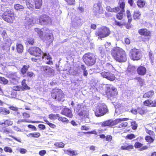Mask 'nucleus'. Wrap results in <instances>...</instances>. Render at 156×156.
<instances>
[{
  "instance_id": "nucleus-53",
  "label": "nucleus",
  "mask_w": 156,
  "mask_h": 156,
  "mask_svg": "<svg viewBox=\"0 0 156 156\" xmlns=\"http://www.w3.org/2000/svg\"><path fill=\"white\" fill-rule=\"evenodd\" d=\"M44 121L51 128H55L56 127V126L54 124L50 122L47 119H44Z\"/></svg>"
},
{
  "instance_id": "nucleus-46",
  "label": "nucleus",
  "mask_w": 156,
  "mask_h": 156,
  "mask_svg": "<svg viewBox=\"0 0 156 156\" xmlns=\"http://www.w3.org/2000/svg\"><path fill=\"white\" fill-rule=\"evenodd\" d=\"M43 55L42 56V58H45V59L48 60H50L52 59L51 56L49 54H47L46 53H43Z\"/></svg>"
},
{
  "instance_id": "nucleus-29",
  "label": "nucleus",
  "mask_w": 156,
  "mask_h": 156,
  "mask_svg": "<svg viewBox=\"0 0 156 156\" xmlns=\"http://www.w3.org/2000/svg\"><path fill=\"white\" fill-rule=\"evenodd\" d=\"M141 15V13L139 11H135L133 15L134 20H135L140 19Z\"/></svg>"
},
{
  "instance_id": "nucleus-36",
  "label": "nucleus",
  "mask_w": 156,
  "mask_h": 156,
  "mask_svg": "<svg viewBox=\"0 0 156 156\" xmlns=\"http://www.w3.org/2000/svg\"><path fill=\"white\" fill-rule=\"evenodd\" d=\"M120 12L116 14L115 16L116 18L118 20H122L123 18V13L125 12L124 11L120 10Z\"/></svg>"
},
{
  "instance_id": "nucleus-33",
  "label": "nucleus",
  "mask_w": 156,
  "mask_h": 156,
  "mask_svg": "<svg viewBox=\"0 0 156 156\" xmlns=\"http://www.w3.org/2000/svg\"><path fill=\"white\" fill-rule=\"evenodd\" d=\"M155 137L151 136L149 135L146 136L145 137V140L146 141L150 143H153Z\"/></svg>"
},
{
  "instance_id": "nucleus-19",
  "label": "nucleus",
  "mask_w": 156,
  "mask_h": 156,
  "mask_svg": "<svg viewBox=\"0 0 156 156\" xmlns=\"http://www.w3.org/2000/svg\"><path fill=\"white\" fill-rule=\"evenodd\" d=\"M133 146L132 144H129L125 142L123 144V145L120 148L122 150L130 151L133 149Z\"/></svg>"
},
{
  "instance_id": "nucleus-16",
  "label": "nucleus",
  "mask_w": 156,
  "mask_h": 156,
  "mask_svg": "<svg viewBox=\"0 0 156 156\" xmlns=\"http://www.w3.org/2000/svg\"><path fill=\"white\" fill-rule=\"evenodd\" d=\"M118 5L119 6L115 7V8H118L116 10L117 12L120 10L125 11L126 2L125 0H119Z\"/></svg>"
},
{
  "instance_id": "nucleus-20",
  "label": "nucleus",
  "mask_w": 156,
  "mask_h": 156,
  "mask_svg": "<svg viewBox=\"0 0 156 156\" xmlns=\"http://www.w3.org/2000/svg\"><path fill=\"white\" fill-rule=\"evenodd\" d=\"M61 114L70 118H72L73 116L71 110L66 108L63 109L61 112Z\"/></svg>"
},
{
  "instance_id": "nucleus-13",
  "label": "nucleus",
  "mask_w": 156,
  "mask_h": 156,
  "mask_svg": "<svg viewBox=\"0 0 156 156\" xmlns=\"http://www.w3.org/2000/svg\"><path fill=\"white\" fill-rule=\"evenodd\" d=\"M40 69L41 72H44L50 76L53 75L55 73L54 70L51 67L48 66H41L40 67Z\"/></svg>"
},
{
  "instance_id": "nucleus-15",
  "label": "nucleus",
  "mask_w": 156,
  "mask_h": 156,
  "mask_svg": "<svg viewBox=\"0 0 156 156\" xmlns=\"http://www.w3.org/2000/svg\"><path fill=\"white\" fill-rule=\"evenodd\" d=\"M6 77L10 79V81L13 82H18L20 79L16 72L10 73L7 74Z\"/></svg>"
},
{
  "instance_id": "nucleus-39",
  "label": "nucleus",
  "mask_w": 156,
  "mask_h": 156,
  "mask_svg": "<svg viewBox=\"0 0 156 156\" xmlns=\"http://www.w3.org/2000/svg\"><path fill=\"white\" fill-rule=\"evenodd\" d=\"M59 115L58 114H51L48 115V117L51 120H55L57 119H58V118Z\"/></svg>"
},
{
  "instance_id": "nucleus-1",
  "label": "nucleus",
  "mask_w": 156,
  "mask_h": 156,
  "mask_svg": "<svg viewBox=\"0 0 156 156\" xmlns=\"http://www.w3.org/2000/svg\"><path fill=\"white\" fill-rule=\"evenodd\" d=\"M112 57L117 62H124L127 60V55L126 51L122 48L118 47H115L111 51Z\"/></svg>"
},
{
  "instance_id": "nucleus-56",
  "label": "nucleus",
  "mask_w": 156,
  "mask_h": 156,
  "mask_svg": "<svg viewBox=\"0 0 156 156\" xmlns=\"http://www.w3.org/2000/svg\"><path fill=\"white\" fill-rule=\"evenodd\" d=\"M1 130L0 131L3 133H9V131L7 128H5V127H3V126H1Z\"/></svg>"
},
{
  "instance_id": "nucleus-51",
  "label": "nucleus",
  "mask_w": 156,
  "mask_h": 156,
  "mask_svg": "<svg viewBox=\"0 0 156 156\" xmlns=\"http://www.w3.org/2000/svg\"><path fill=\"white\" fill-rule=\"evenodd\" d=\"M131 125L132 129L133 130H136L137 128L138 125L136 122L133 121L131 122Z\"/></svg>"
},
{
  "instance_id": "nucleus-5",
  "label": "nucleus",
  "mask_w": 156,
  "mask_h": 156,
  "mask_svg": "<svg viewBox=\"0 0 156 156\" xmlns=\"http://www.w3.org/2000/svg\"><path fill=\"white\" fill-rule=\"evenodd\" d=\"M2 19L9 23H13L15 19L14 14L12 10L7 9L2 16Z\"/></svg>"
},
{
  "instance_id": "nucleus-54",
  "label": "nucleus",
  "mask_w": 156,
  "mask_h": 156,
  "mask_svg": "<svg viewBox=\"0 0 156 156\" xmlns=\"http://www.w3.org/2000/svg\"><path fill=\"white\" fill-rule=\"evenodd\" d=\"M44 121L51 128H55L56 127V126L54 124L50 122L47 119H44Z\"/></svg>"
},
{
  "instance_id": "nucleus-62",
  "label": "nucleus",
  "mask_w": 156,
  "mask_h": 156,
  "mask_svg": "<svg viewBox=\"0 0 156 156\" xmlns=\"http://www.w3.org/2000/svg\"><path fill=\"white\" fill-rule=\"evenodd\" d=\"M114 22L115 25L120 27H122L124 25L121 22L115 20Z\"/></svg>"
},
{
  "instance_id": "nucleus-63",
  "label": "nucleus",
  "mask_w": 156,
  "mask_h": 156,
  "mask_svg": "<svg viewBox=\"0 0 156 156\" xmlns=\"http://www.w3.org/2000/svg\"><path fill=\"white\" fill-rule=\"evenodd\" d=\"M68 4L70 5H74L75 3V0H65Z\"/></svg>"
},
{
  "instance_id": "nucleus-10",
  "label": "nucleus",
  "mask_w": 156,
  "mask_h": 156,
  "mask_svg": "<svg viewBox=\"0 0 156 156\" xmlns=\"http://www.w3.org/2000/svg\"><path fill=\"white\" fill-rule=\"evenodd\" d=\"M138 32L140 35L146 37L142 39V41L144 42L149 41L151 36V32L147 28L140 29L138 30Z\"/></svg>"
},
{
  "instance_id": "nucleus-4",
  "label": "nucleus",
  "mask_w": 156,
  "mask_h": 156,
  "mask_svg": "<svg viewBox=\"0 0 156 156\" xmlns=\"http://www.w3.org/2000/svg\"><path fill=\"white\" fill-rule=\"evenodd\" d=\"M110 33L111 31L109 27L106 26H102L95 32V35L98 37V38H103L107 37Z\"/></svg>"
},
{
  "instance_id": "nucleus-11",
  "label": "nucleus",
  "mask_w": 156,
  "mask_h": 156,
  "mask_svg": "<svg viewBox=\"0 0 156 156\" xmlns=\"http://www.w3.org/2000/svg\"><path fill=\"white\" fill-rule=\"evenodd\" d=\"M28 52L31 55L37 57H40L43 53L41 49L37 46L30 47L28 49Z\"/></svg>"
},
{
  "instance_id": "nucleus-28",
  "label": "nucleus",
  "mask_w": 156,
  "mask_h": 156,
  "mask_svg": "<svg viewBox=\"0 0 156 156\" xmlns=\"http://www.w3.org/2000/svg\"><path fill=\"white\" fill-rule=\"evenodd\" d=\"M12 124V122L9 119L5 120L3 122H0V125L1 126H11Z\"/></svg>"
},
{
  "instance_id": "nucleus-59",
  "label": "nucleus",
  "mask_w": 156,
  "mask_h": 156,
  "mask_svg": "<svg viewBox=\"0 0 156 156\" xmlns=\"http://www.w3.org/2000/svg\"><path fill=\"white\" fill-rule=\"evenodd\" d=\"M82 133L84 134H94L95 135L97 134V132L95 130H93L90 131H88L87 132H82Z\"/></svg>"
},
{
  "instance_id": "nucleus-49",
  "label": "nucleus",
  "mask_w": 156,
  "mask_h": 156,
  "mask_svg": "<svg viewBox=\"0 0 156 156\" xmlns=\"http://www.w3.org/2000/svg\"><path fill=\"white\" fill-rule=\"evenodd\" d=\"M27 42L30 45H33L34 44V39L33 38L29 37L27 39Z\"/></svg>"
},
{
  "instance_id": "nucleus-60",
  "label": "nucleus",
  "mask_w": 156,
  "mask_h": 156,
  "mask_svg": "<svg viewBox=\"0 0 156 156\" xmlns=\"http://www.w3.org/2000/svg\"><path fill=\"white\" fill-rule=\"evenodd\" d=\"M134 146L135 148H141L143 146V144L139 142H137L135 143Z\"/></svg>"
},
{
  "instance_id": "nucleus-8",
  "label": "nucleus",
  "mask_w": 156,
  "mask_h": 156,
  "mask_svg": "<svg viewBox=\"0 0 156 156\" xmlns=\"http://www.w3.org/2000/svg\"><path fill=\"white\" fill-rule=\"evenodd\" d=\"M129 119L128 118H119L115 119L114 120L109 119L104 122L101 124L103 127L106 126H112L117 124L122 121H126Z\"/></svg>"
},
{
  "instance_id": "nucleus-35",
  "label": "nucleus",
  "mask_w": 156,
  "mask_h": 156,
  "mask_svg": "<svg viewBox=\"0 0 156 156\" xmlns=\"http://www.w3.org/2000/svg\"><path fill=\"white\" fill-rule=\"evenodd\" d=\"M137 6L140 8L143 7L145 5L146 2L144 0H138L136 2Z\"/></svg>"
},
{
  "instance_id": "nucleus-17",
  "label": "nucleus",
  "mask_w": 156,
  "mask_h": 156,
  "mask_svg": "<svg viewBox=\"0 0 156 156\" xmlns=\"http://www.w3.org/2000/svg\"><path fill=\"white\" fill-rule=\"evenodd\" d=\"M35 23L34 19L32 17H27L25 19V25L26 27L32 26Z\"/></svg>"
},
{
  "instance_id": "nucleus-32",
  "label": "nucleus",
  "mask_w": 156,
  "mask_h": 156,
  "mask_svg": "<svg viewBox=\"0 0 156 156\" xmlns=\"http://www.w3.org/2000/svg\"><path fill=\"white\" fill-rule=\"evenodd\" d=\"M34 4L36 9H40L42 5V0H34Z\"/></svg>"
},
{
  "instance_id": "nucleus-45",
  "label": "nucleus",
  "mask_w": 156,
  "mask_h": 156,
  "mask_svg": "<svg viewBox=\"0 0 156 156\" xmlns=\"http://www.w3.org/2000/svg\"><path fill=\"white\" fill-rule=\"evenodd\" d=\"M136 138V136L133 133L129 134L127 135L125 138L126 140H131Z\"/></svg>"
},
{
  "instance_id": "nucleus-27",
  "label": "nucleus",
  "mask_w": 156,
  "mask_h": 156,
  "mask_svg": "<svg viewBox=\"0 0 156 156\" xmlns=\"http://www.w3.org/2000/svg\"><path fill=\"white\" fill-rule=\"evenodd\" d=\"M16 49L18 53H22L23 50V46L21 44L17 43L16 44Z\"/></svg>"
},
{
  "instance_id": "nucleus-18",
  "label": "nucleus",
  "mask_w": 156,
  "mask_h": 156,
  "mask_svg": "<svg viewBox=\"0 0 156 156\" xmlns=\"http://www.w3.org/2000/svg\"><path fill=\"white\" fill-rule=\"evenodd\" d=\"M136 71L139 75L144 76L146 74L147 70L145 66H140L137 68Z\"/></svg>"
},
{
  "instance_id": "nucleus-50",
  "label": "nucleus",
  "mask_w": 156,
  "mask_h": 156,
  "mask_svg": "<svg viewBox=\"0 0 156 156\" xmlns=\"http://www.w3.org/2000/svg\"><path fill=\"white\" fill-rule=\"evenodd\" d=\"M150 99H147L143 102V105L148 107H151Z\"/></svg>"
},
{
  "instance_id": "nucleus-37",
  "label": "nucleus",
  "mask_w": 156,
  "mask_h": 156,
  "mask_svg": "<svg viewBox=\"0 0 156 156\" xmlns=\"http://www.w3.org/2000/svg\"><path fill=\"white\" fill-rule=\"evenodd\" d=\"M34 30L35 32L37 33L38 35L41 38L43 37V32L41 29L38 28H35Z\"/></svg>"
},
{
  "instance_id": "nucleus-30",
  "label": "nucleus",
  "mask_w": 156,
  "mask_h": 156,
  "mask_svg": "<svg viewBox=\"0 0 156 156\" xmlns=\"http://www.w3.org/2000/svg\"><path fill=\"white\" fill-rule=\"evenodd\" d=\"M27 136L30 138H38L40 136L41 134L39 132H34L29 133Z\"/></svg>"
},
{
  "instance_id": "nucleus-55",
  "label": "nucleus",
  "mask_w": 156,
  "mask_h": 156,
  "mask_svg": "<svg viewBox=\"0 0 156 156\" xmlns=\"http://www.w3.org/2000/svg\"><path fill=\"white\" fill-rule=\"evenodd\" d=\"M12 90H13L16 91L22 90V88L20 86H15L12 87Z\"/></svg>"
},
{
  "instance_id": "nucleus-61",
  "label": "nucleus",
  "mask_w": 156,
  "mask_h": 156,
  "mask_svg": "<svg viewBox=\"0 0 156 156\" xmlns=\"http://www.w3.org/2000/svg\"><path fill=\"white\" fill-rule=\"evenodd\" d=\"M151 107H156V98L152 100L151 99Z\"/></svg>"
},
{
  "instance_id": "nucleus-44",
  "label": "nucleus",
  "mask_w": 156,
  "mask_h": 156,
  "mask_svg": "<svg viewBox=\"0 0 156 156\" xmlns=\"http://www.w3.org/2000/svg\"><path fill=\"white\" fill-rule=\"evenodd\" d=\"M58 120L59 121H61L64 123H68L69 122V120L66 118L63 117L59 116L58 118Z\"/></svg>"
},
{
  "instance_id": "nucleus-25",
  "label": "nucleus",
  "mask_w": 156,
  "mask_h": 156,
  "mask_svg": "<svg viewBox=\"0 0 156 156\" xmlns=\"http://www.w3.org/2000/svg\"><path fill=\"white\" fill-rule=\"evenodd\" d=\"M30 67V66L29 65L23 66L20 69L21 73L23 75L25 74Z\"/></svg>"
},
{
  "instance_id": "nucleus-12",
  "label": "nucleus",
  "mask_w": 156,
  "mask_h": 156,
  "mask_svg": "<svg viewBox=\"0 0 156 156\" xmlns=\"http://www.w3.org/2000/svg\"><path fill=\"white\" fill-rule=\"evenodd\" d=\"M39 21L41 25H48L51 23V18L48 16L44 14L40 16Z\"/></svg>"
},
{
  "instance_id": "nucleus-3",
  "label": "nucleus",
  "mask_w": 156,
  "mask_h": 156,
  "mask_svg": "<svg viewBox=\"0 0 156 156\" xmlns=\"http://www.w3.org/2000/svg\"><path fill=\"white\" fill-rule=\"evenodd\" d=\"M51 98L58 101H63L65 100V95L60 89H53L51 91Z\"/></svg>"
},
{
  "instance_id": "nucleus-48",
  "label": "nucleus",
  "mask_w": 156,
  "mask_h": 156,
  "mask_svg": "<svg viewBox=\"0 0 156 156\" xmlns=\"http://www.w3.org/2000/svg\"><path fill=\"white\" fill-rule=\"evenodd\" d=\"M145 130L146 133L149 135V136L155 137V134L154 132L151 130H149L147 128H145Z\"/></svg>"
},
{
  "instance_id": "nucleus-26",
  "label": "nucleus",
  "mask_w": 156,
  "mask_h": 156,
  "mask_svg": "<svg viewBox=\"0 0 156 156\" xmlns=\"http://www.w3.org/2000/svg\"><path fill=\"white\" fill-rule=\"evenodd\" d=\"M26 82V80L25 79H23L21 81V87L22 88V90H29L30 89V87L27 85Z\"/></svg>"
},
{
  "instance_id": "nucleus-14",
  "label": "nucleus",
  "mask_w": 156,
  "mask_h": 156,
  "mask_svg": "<svg viewBox=\"0 0 156 156\" xmlns=\"http://www.w3.org/2000/svg\"><path fill=\"white\" fill-rule=\"evenodd\" d=\"M102 76L110 81H113L115 79V75L109 71H103L101 73Z\"/></svg>"
},
{
  "instance_id": "nucleus-6",
  "label": "nucleus",
  "mask_w": 156,
  "mask_h": 156,
  "mask_svg": "<svg viewBox=\"0 0 156 156\" xmlns=\"http://www.w3.org/2000/svg\"><path fill=\"white\" fill-rule=\"evenodd\" d=\"M108 112L107 106L104 104H100L96 107L94 113L96 116L99 117L103 116Z\"/></svg>"
},
{
  "instance_id": "nucleus-40",
  "label": "nucleus",
  "mask_w": 156,
  "mask_h": 156,
  "mask_svg": "<svg viewBox=\"0 0 156 156\" xmlns=\"http://www.w3.org/2000/svg\"><path fill=\"white\" fill-rule=\"evenodd\" d=\"M54 145L58 148H63L65 146V144L62 142H56Z\"/></svg>"
},
{
  "instance_id": "nucleus-31",
  "label": "nucleus",
  "mask_w": 156,
  "mask_h": 156,
  "mask_svg": "<svg viewBox=\"0 0 156 156\" xmlns=\"http://www.w3.org/2000/svg\"><path fill=\"white\" fill-rule=\"evenodd\" d=\"M126 15L127 18L128 19V22L130 23L132 20V15L130 11L129 10H127L126 11Z\"/></svg>"
},
{
  "instance_id": "nucleus-34",
  "label": "nucleus",
  "mask_w": 156,
  "mask_h": 156,
  "mask_svg": "<svg viewBox=\"0 0 156 156\" xmlns=\"http://www.w3.org/2000/svg\"><path fill=\"white\" fill-rule=\"evenodd\" d=\"M35 76V75L33 72L29 71L27 72L26 74L24 75L23 76L29 79L34 77Z\"/></svg>"
},
{
  "instance_id": "nucleus-43",
  "label": "nucleus",
  "mask_w": 156,
  "mask_h": 156,
  "mask_svg": "<svg viewBox=\"0 0 156 156\" xmlns=\"http://www.w3.org/2000/svg\"><path fill=\"white\" fill-rule=\"evenodd\" d=\"M138 112L141 115L145 114L146 111L143 107H137Z\"/></svg>"
},
{
  "instance_id": "nucleus-58",
  "label": "nucleus",
  "mask_w": 156,
  "mask_h": 156,
  "mask_svg": "<svg viewBox=\"0 0 156 156\" xmlns=\"http://www.w3.org/2000/svg\"><path fill=\"white\" fill-rule=\"evenodd\" d=\"M128 125V123L127 122H122L119 125L118 127L120 128H124L126 127Z\"/></svg>"
},
{
  "instance_id": "nucleus-23",
  "label": "nucleus",
  "mask_w": 156,
  "mask_h": 156,
  "mask_svg": "<svg viewBox=\"0 0 156 156\" xmlns=\"http://www.w3.org/2000/svg\"><path fill=\"white\" fill-rule=\"evenodd\" d=\"M154 94V92L153 90H151L145 93L143 96V98L145 99H151Z\"/></svg>"
},
{
  "instance_id": "nucleus-22",
  "label": "nucleus",
  "mask_w": 156,
  "mask_h": 156,
  "mask_svg": "<svg viewBox=\"0 0 156 156\" xmlns=\"http://www.w3.org/2000/svg\"><path fill=\"white\" fill-rule=\"evenodd\" d=\"M117 90L115 88H112L111 90L107 91L106 94L108 98H111L117 94Z\"/></svg>"
},
{
  "instance_id": "nucleus-9",
  "label": "nucleus",
  "mask_w": 156,
  "mask_h": 156,
  "mask_svg": "<svg viewBox=\"0 0 156 156\" xmlns=\"http://www.w3.org/2000/svg\"><path fill=\"white\" fill-rule=\"evenodd\" d=\"M94 16L97 18L100 17L104 13V9L100 3L94 4L93 9Z\"/></svg>"
},
{
  "instance_id": "nucleus-21",
  "label": "nucleus",
  "mask_w": 156,
  "mask_h": 156,
  "mask_svg": "<svg viewBox=\"0 0 156 156\" xmlns=\"http://www.w3.org/2000/svg\"><path fill=\"white\" fill-rule=\"evenodd\" d=\"M11 44L10 39L8 38L4 41L3 43L1 45V48L3 50H5L9 48Z\"/></svg>"
},
{
  "instance_id": "nucleus-42",
  "label": "nucleus",
  "mask_w": 156,
  "mask_h": 156,
  "mask_svg": "<svg viewBox=\"0 0 156 156\" xmlns=\"http://www.w3.org/2000/svg\"><path fill=\"white\" fill-rule=\"evenodd\" d=\"M8 80L4 77L0 76V83L6 85L8 83Z\"/></svg>"
},
{
  "instance_id": "nucleus-57",
  "label": "nucleus",
  "mask_w": 156,
  "mask_h": 156,
  "mask_svg": "<svg viewBox=\"0 0 156 156\" xmlns=\"http://www.w3.org/2000/svg\"><path fill=\"white\" fill-rule=\"evenodd\" d=\"M135 79L137 80L139 83L140 84L142 85L144 82L143 79L140 77H136L135 78Z\"/></svg>"
},
{
  "instance_id": "nucleus-52",
  "label": "nucleus",
  "mask_w": 156,
  "mask_h": 156,
  "mask_svg": "<svg viewBox=\"0 0 156 156\" xmlns=\"http://www.w3.org/2000/svg\"><path fill=\"white\" fill-rule=\"evenodd\" d=\"M106 70H113L114 69L112 65L109 63H107L105 66Z\"/></svg>"
},
{
  "instance_id": "nucleus-47",
  "label": "nucleus",
  "mask_w": 156,
  "mask_h": 156,
  "mask_svg": "<svg viewBox=\"0 0 156 156\" xmlns=\"http://www.w3.org/2000/svg\"><path fill=\"white\" fill-rule=\"evenodd\" d=\"M14 8L17 10H23L24 7L23 5L20 4H17L14 5Z\"/></svg>"
},
{
  "instance_id": "nucleus-64",
  "label": "nucleus",
  "mask_w": 156,
  "mask_h": 156,
  "mask_svg": "<svg viewBox=\"0 0 156 156\" xmlns=\"http://www.w3.org/2000/svg\"><path fill=\"white\" fill-rule=\"evenodd\" d=\"M4 150L6 152L11 153L12 152V150L10 147H5L4 148Z\"/></svg>"
},
{
  "instance_id": "nucleus-38",
  "label": "nucleus",
  "mask_w": 156,
  "mask_h": 156,
  "mask_svg": "<svg viewBox=\"0 0 156 156\" xmlns=\"http://www.w3.org/2000/svg\"><path fill=\"white\" fill-rule=\"evenodd\" d=\"M117 8V7L115 8V7L112 8L109 6H107L106 7V9L108 12L117 13L116 11Z\"/></svg>"
},
{
  "instance_id": "nucleus-24",
  "label": "nucleus",
  "mask_w": 156,
  "mask_h": 156,
  "mask_svg": "<svg viewBox=\"0 0 156 156\" xmlns=\"http://www.w3.org/2000/svg\"><path fill=\"white\" fill-rule=\"evenodd\" d=\"M64 152L66 154L69 156H76L78 154L76 151L73 150L71 149L65 150Z\"/></svg>"
},
{
  "instance_id": "nucleus-7",
  "label": "nucleus",
  "mask_w": 156,
  "mask_h": 156,
  "mask_svg": "<svg viewBox=\"0 0 156 156\" xmlns=\"http://www.w3.org/2000/svg\"><path fill=\"white\" fill-rule=\"evenodd\" d=\"M129 55L131 59L133 61L139 60L141 59L142 57V53L139 50L133 48L130 51Z\"/></svg>"
},
{
  "instance_id": "nucleus-2",
  "label": "nucleus",
  "mask_w": 156,
  "mask_h": 156,
  "mask_svg": "<svg viewBox=\"0 0 156 156\" xmlns=\"http://www.w3.org/2000/svg\"><path fill=\"white\" fill-rule=\"evenodd\" d=\"M82 58L84 63L88 66H93L96 62V55L93 53H86L83 56Z\"/></svg>"
},
{
  "instance_id": "nucleus-41",
  "label": "nucleus",
  "mask_w": 156,
  "mask_h": 156,
  "mask_svg": "<svg viewBox=\"0 0 156 156\" xmlns=\"http://www.w3.org/2000/svg\"><path fill=\"white\" fill-rule=\"evenodd\" d=\"M0 112L2 114L7 115L9 114L10 112L6 108H2L0 109Z\"/></svg>"
}]
</instances>
